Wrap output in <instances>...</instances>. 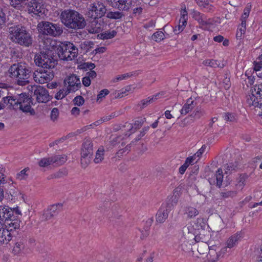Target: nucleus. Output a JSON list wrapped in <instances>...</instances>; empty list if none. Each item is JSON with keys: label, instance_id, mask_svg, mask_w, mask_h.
Segmentation results:
<instances>
[{"label": "nucleus", "instance_id": "26", "mask_svg": "<svg viewBox=\"0 0 262 262\" xmlns=\"http://www.w3.org/2000/svg\"><path fill=\"white\" fill-rule=\"evenodd\" d=\"M12 238V233L5 228L0 230V245L7 244Z\"/></svg>", "mask_w": 262, "mask_h": 262}, {"label": "nucleus", "instance_id": "64", "mask_svg": "<svg viewBox=\"0 0 262 262\" xmlns=\"http://www.w3.org/2000/svg\"><path fill=\"white\" fill-rule=\"evenodd\" d=\"M82 83L85 86H89L91 83V80L89 78V77H87L85 76L82 78Z\"/></svg>", "mask_w": 262, "mask_h": 262}, {"label": "nucleus", "instance_id": "1", "mask_svg": "<svg viewBox=\"0 0 262 262\" xmlns=\"http://www.w3.org/2000/svg\"><path fill=\"white\" fill-rule=\"evenodd\" d=\"M59 18L64 26L71 29H82L86 25L83 16L78 12L72 9H66L61 11Z\"/></svg>", "mask_w": 262, "mask_h": 262}, {"label": "nucleus", "instance_id": "17", "mask_svg": "<svg viewBox=\"0 0 262 262\" xmlns=\"http://www.w3.org/2000/svg\"><path fill=\"white\" fill-rule=\"evenodd\" d=\"M192 17L199 23L200 27L204 29H207L208 25L211 24L210 19H208L205 15L196 11L193 12Z\"/></svg>", "mask_w": 262, "mask_h": 262}, {"label": "nucleus", "instance_id": "42", "mask_svg": "<svg viewBox=\"0 0 262 262\" xmlns=\"http://www.w3.org/2000/svg\"><path fill=\"white\" fill-rule=\"evenodd\" d=\"M187 21L185 20V19H180L179 25L177 26L173 30L174 33L176 34H178L180 33L184 30Z\"/></svg>", "mask_w": 262, "mask_h": 262}, {"label": "nucleus", "instance_id": "20", "mask_svg": "<svg viewBox=\"0 0 262 262\" xmlns=\"http://www.w3.org/2000/svg\"><path fill=\"white\" fill-rule=\"evenodd\" d=\"M159 95V94H157L152 97L142 100L136 105V110L138 111H142L143 109L146 107L149 104L157 100Z\"/></svg>", "mask_w": 262, "mask_h": 262}, {"label": "nucleus", "instance_id": "19", "mask_svg": "<svg viewBox=\"0 0 262 262\" xmlns=\"http://www.w3.org/2000/svg\"><path fill=\"white\" fill-rule=\"evenodd\" d=\"M13 216V211L11 208L7 206H0V220L6 221Z\"/></svg>", "mask_w": 262, "mask_h": 262}, {"label": "nucleus", "instance_id": "8", "mask_svg": "<svg viewBox=\"0 0 262 262\" xmlns=\"http://www.w3.org/2000/svg\"><path fill=\"white\" fill-rule=\"evenodd\" d=\"M28 89L31 96L35 97L38 102L46 103L50 100L48 91L46 88L40 85H33L28 86Z\"/></svg>", "mask_w": 262, "mask_h": 262}, {"label": "nucleus", "instance_id": "57", "mask_svg": "<svg viewBox=\"0 0 262 262\" xmlns=\"http://www.w3.org/2000/svg\"><path fill=\"white\" fill-rule=\"evenodd\" d=\"M195 225L198 227L199 230L200 229L203 230L206 225L204 220L202 218H198L196 221Z\"/></svg>", "mask_w": 262, "mask_h": 262}, {"label": "nucleus", "instance_id": "58", "mask_svg": "<svg viewBox=\"0 0 262 262\" xmlns=\"http://www.w3.org/2000/svg\"><path fill=\"white\" fill-rule=\"evenodd\" d=\"M193 227L191 225H187L183 228V232L185 234L186 233L188 234H191L192 236H193V234L192 233V230Z\"/></svg>", "mask_w": 262, "mask_h": 262}, {"label": "nucleus", "instance_id": "53", "mask_svg": "<svg viewBox=\"0 0 262 262\" xmlns=\"http://www.w3.org/2000/svg\"><path fill=\"white\" fill-rule=\"evenodd\" d=\"M28 169L25 168L21 170L19 172L16 174V179L19 180H21L26 179L28 174L26 173Z\"/></svg>", "mask_w": 262, "mask_h": 262}, {"label": "nucleus", "instance_id": "54", "mask_svg": "<svg viewBox=\"0 0 262 262\" xmlns=\"http://www.w3.org/2000/svg\"><path fill=\"white\" fill-rule=\"evenodd\" d=\"M59 116V111L57 108H53L50 114L51 119L53 121H55L57 120Z\"/></svg>", "mask_w": 262, "mask_h": 262}, {"label": "nucleus", "instance_id": "52", "mask_svg": "<svg viewBox=\"0 0 262 262\" xmlns=\"http://www.w3.org/2000/svg\"><path fill=\"white\" fill-rule=\"evenodd\" d=\"M109 93L110 92L107 89L101 90L97 95V102H100L102 99L108 95Z\"/></svg>", "mask_w": 262, "mask_h": 262}, {"label": "nucleus", "instance_id": "43", "mask_svg": "<svg viewBox=\"0 0 262 262\" xmlns=\"http://www.w3.org/2000/svg\"><path fill=\"white\" fill-rule=\"evenodd\" d=\"M123 16L122 13L119 11H108L106 12V17L110 19H117L121 18Z\"/></svg>", "mask_w": 262, "mask_h": 262}, {"label": "nucleus", "instance_id": "38", "mask_svg": "<svg viewBox=\"0 0 262 262\" xmlns=\"http://www.w3.org/2000/svg\"><path fill=\"white\" fill-rule=\"evenodd\" d=\"M25 248V244L21 240L17 242L13 249V252L15 254H20Z\"/></svg>", "mask_w": 262, "mask_h": 262}, {"label": "nucleus", "instance_id": "11", "mask_svg": "<svg viewBox=\"0 0 262 262\" xmlns=\"http://www.w3.org/2000/svg\"><path fill=\"white\" fill-rule=\"evenodd\" d=\"M246 102L249 106L255 108L257 115L262 117V99H259L258 96L250 91L246 96Z\"/></svg>", "mask_w": 262, "mask_h": 262}, {"label": "nucleus", "instance_id": "46", "mask_svg": "<svg viewBox=\"0 0 262 262\" xmlns=\"http://www.w3.org/2000/svg\"><path fill=\"white\" fill-rule=\"evenodd\" d=\"M164 37L165 35L162 31H157L152 35V39L157 42L161 41Z\"/></svg>", "mask_w": 262, "mask_h": 262}, {"label": "nucleus", "instance_id": "40", "mask_svg": "<svg viewBox=\"0 0 262 262\" xmlns=\"http://www.w3.org/2000/svg\"><path fill=\"white\" fill-rule=\"evenodd\" d=\"M94 43L91 41H84L80 45V48L85 52H88L94 47Z\"/></svg>", "mask_w": 262, "mask_h": 262}, {"label": "nucleus", "instance_id": "25", "mask_svg": "<svg viewBox=\"0 0 262 262\" xmlns=\"http://www.w3.org/2000/svg\"><path fill=\"white\" fill-rule=\"evenodd\" d=\"M20 223V221L17 219L13 220L12 218H10V219H8L6 221L5 229L11 233L13 231L19 228Z\"/></svg>", "mask_w": 262, "mask_h": 262}, {"label": "nucleus", "instance_id": "33", "mask_svg": "<svg viewBox=\"0 0 262 262\" xmlns=\"http://www.w3.org/2000/svg\"><path fill=\"white\" fill-rule=\"evenodd\" d=\"M248 178L249 176L247 173H244L241 174L239 176L237 183L236 185L237 188L242 190L245 185V182Z\"/></svg>", "mask_w": 262, "mask_h": 262}, {"label": "nucleus", "instance_id": "24", "mask_svg": "<svg viewBox=\"0 0 262 262\" xmlns=\"http://www.w3.org/2000/svg\"><path fill=\"white\" fill-rule=\"evenodd\" d=\"M145 121L146 119L145 118H138L135 121L134 125L129 123H126L123 127H126L129 130H133V132L132 133H133L140 128Z\"/></svg>", "mask_w": 262, "mask_h": 262}, {"label": "nucleus", "instance_id": "55", "mask_svg": "<svg viewBox=\"0 0 262 262\" xmlns=\"http://www.w3.org/2000/svg\"><path fill=\"white\" fill-rule=\"evenodd\" d=\"M237 167V164H233L230 163L229 164H227L226 165H225V172H231L232 171H234L235 170V168Z\"/></svg>", "mask_w": 262, "mask_h": 262}, {"label": "nucleus", "instance_id": "44", "mask_svg": "<svg viewBox=\"0 0 262 262\" xmlns=\"http://www.w3.org/2000/svg\"><path fill=\"white\" fill-rule=\"evenodd\" d=\"M51 164H53L51 157L43 158L38 162V165L41 167H45Z\"/></svg>", "mask_w": 262, "mask_h": 262}, {"label": "nucleus", "instance_id": "60", "mask_svg": "<svg viewBox=\"0 0 262 262\" xmlns=\"http://www.w3.org/2000/svg\"><path fill=\"white\" fill-rule=\"evenodd\" d=\"M246 21H242L240 26L239 28H238L237 31H239L240 32V36H242L243 34H244L246 32Z\"/></svg>", "mask_w": 262, "mask_h": 262}, {"label": "nucleus", "instance_id": "59", "mask_svg": "<svg viewBox=\"0 0 262 262\" xmlns=\"http://www.w3.org/2000/svg\"><path fill=\"white\" fill-rule=\"evenodd\" d=\"M250 11V8L247 7L244 9V13L242 16V21H246V19L248 17Z\"/></svg>", "mask_w": 262, "mask_h": 262}, {"label": "nucleus", "instance_id": "51", "mask_svg": "<svg viewBox=\"0 0 262 262\" xmlns=\"http://www.w3.org/2000/svg\"><path fill=\"white\" fill-rule=\"evenodd\" d=\"M224 118L226 121L235 122L236 121V116L232 113H225Z\"/></svg>", "mask_w": 262, "mask_h": 262}, {"label": "nucleus", "instance_id": "30", "mask_svg": "<svg viewBox=\"0 0 262 262\" xmlns=\"http://www.w3.org/2000/svg\"><path fill=\"white\" fill-rule=\"evenodd\" d=\"M203 64L205 66H209L213 68H222L224 67V64L222 63L220 61L213 59H206L203 62Z\"/></svg>", "mask_w": 262, "mask_h": 262}, {"label": "nucleus", "instance_id": "47", "mask_svg": "<svg viewBox=\"0 0 262 262\" xmlns=\"http://www.w3.org/2000/svg\"><path fill=\"white\" fill-rule=\"evenodd\" d=\"M92 157L81 155V164L83 168L86 167L90 164Z\"/></svg>", "mask_w": 262, "mask_h": 262}, {"label": "nucleus", "instance_id": "9", "mask_svg": "<svg viewBox=\"0 0 262 262\" xmlns=\"http://www.w3.org/2000/svg\"><path fill=\"white\" fill-rule=\"evenodd\" d=\"M54 76L53 69H42L36 70L33 73L34 81L39 83H45L52 80Z\"/></svg>", "mask_w": 262, "mask_h": 262}, {"label": "nucleus", "instance_id": "15", "mask_svg": "<svg viewBox=\"0 0 262 262\" xmlns=\"http://www.w3.org/2000/svg\"><path fill=\"white\" fill-rule=\"evenodd\" d=\"M92 20L88 27V30L90 33H98L100 32L103 27L104 23L102 18H91Z\"/></svg>", "mask_w": 262, "mask_h": 262}, {"label": "nucleus", "instance_id": "50", "mask_svg": "<svg viewBox=\"0 0 262 262\" xmlns=\"http://www.w3.org/2000/svg\"><path fill=\"white\" fill-rule=\"evenodd\" d=\"M103 159V151L98 149L96 154L94 161L95 163H100Z\"/></svg>", "mask_w": 262, "mask_h": 262}, {"label": "nucleus", "instance_id": "62", "mask_svg": "<svg viewBox=\"0 0 262 262\" xmlns=\"http://www.w3.org/2000/svg\"><path fill=\"white\" fill-rule=\"evenodd\" d=\"M206 146L204 145L202 147L193 155L194 157H196L200 158L202 156L203 153L205 151Z\"/></svg>", "mask_w": 262, "mask_h": 262}, {"label": "nucleus", "instance_id": "31", "mask_svg": "<svg viewBox=\"0 0 262 262\" xmlns=\"http://www.w3.org/2000/svg\"><path fill=\"white\" fill-rule=\"evenodd\" d=\"M197 4L200 7L204 8L207 12H211L213 10L214 7L212 5H210L208 0H195Z\"/></svg>", "mask_w": 262, "mask_h": 262}, {"label": "nucleus", "instance_id": "18", "mask_svg": "<svg viewBox=\"0 0 262 262\" xmlns=\"http://www.w3.org/2000/svg\"><path fill=\"white\" fill-rule=\"evenodd\" d=\"M169 213V208L166 206L162 205L157 213L156 222L159 223H164L167 219Z\"/></svg>", "mask_w": 262, "mask_h": 262}, {"label": "nucleus", "instance_id": "34", "mask_svg": "<svg viewBox=\"0 0 262 262\" xmlns=\"http://www.w3.org/2000/svg\"><path fill=\"white\" fill-rule=\"evenodd\" d=\"M220 255V254L216 252V249H210L208 259L205 262H216Z\"/></svg>", "mask_w": 262, "mask_h": 262}, {"label": "nucleus", "instance_id": "48", "mask_svg": "<svg viewBox=\"0 0 262 262\" xmlns=\"http://www.w3.org/2000/svg\"><path fill=\"white\" fill-rule=\"evenodd\" d=\"M205 115V111L200 108L196 109L190 115L195 119H199Z\"/></svg>", "mask_w": 262, "mask_h": 262}, {"label": "nucleus", "instance_id": "3", "mask_svg": "<svg viewBox=\"0 0 262 262\" xmlns=\"http://www.w3.org/2000/svg\"><path fill=\"white\" fill-rule=\"evenodd\" d=\"M3 100L5 103H9L14 109H19L24 112H29L34 115L35 112L31 108V98L26 94H20L16 96H8L4 97Z\"/></svg>", "mask_w": 262, "mask_h": 262}, {"label": "nucleus", "instance_id": "27", "mask_svg": "<svg viewBox=\"0 0 262 262\" xmlns=\"http://www.w3.org/2000/svg\"><path fill=\"white\" fill-rule=\"evenodd\" d=\"M13 184V182L10 178H7L4 174H0V186L4 188L8 191L7 188H9V186Z\"/></svg>", "mask_w": 262, "mask_h": 262}, {"label": "nucleus", "instance_id": "12", "mask_svg": "<svg viewBox=\"0 0 262 262\" xmlns=\"http://www.w3.org/2000/svg\"><path fill=\"white\" fill-rule=\"evenodd\" d=\"M64 82L68 84L67 89L70 92H75L80 88V78L75 74H72L65 79Z\"/></svg>", "mask_w": 262, "mask_h": 262}, {"label": "nucleus", "instance_id": "61", "mask_svg": "<svg viewBox=\"0 0 262 262\" xmlns=\"http://www.w3.org/2000/svg\"><path fill=\"white\" fill-rule=\"evenodd\" d=\"M149 129V126H145L143 129L142 130L141 132L140 135H139V137L135 139V142H137L139 141L142 137H143L146 133V132H147Z\"/></svg>", "mask_w": 262, "mask_h": 262}, {"label": "nucleus", "instance_id": "10", "mask_svg": "<svg viewBox=\"0 0 262 262\" xmlns=\"http://www.w3.org/2000/svg\"><path fill=\"white\" fill-rule=\"evenodd\" d=\"M106 9L103 3L96 2L91 4L87 15L89 18H102L106 13Z\"/></svg>", "mask_w": 262, "mask_h": 262}, {"label": "nucleus", "instance_id": "4", "mask_svg": "<svg viewBox=\"0 0 262 262\" xmlns=\"http://www.w3.org/2000/svg\"><path fill=\"white\" fill-rule=\"evenodd\" d=\"M10 38L13 41L25 47L32 45L33 38L31 34L21 25H14L8 28Z\"/></svg>", "mask_w": 262, "mask_h": 262}, {"label": "nucleus", "instance_id": "56", "mask_svg": "<svg viewBox=\"0 0 262 262\" xmlns=\"http://www.w3.org/2000/svg\"><path fill=\"white\" fill-rule=\"evenodd\" d=\"M73 101L75 105L80 106L84 103V99L82 96H77L73 99Z\"/></svg>", "mask_w": 262, "mask_h": 262}, {"label": "nucleus", "instance_id": "5", "mask_svg": "<svg viewBox=\"0 0 262 262\" xmlns=\"http://www.w3.org/2000/svg\"><path fill=\"white\" fill-rule=\"evenodd\" d=\"M59 58L63 60H72L78 56V50L73 43L69 41L61 42L57 48Z\"/></svg>", "mask_w": 262, "mask_h": 262}, {"label": "nucleus", "instance_id": "49", "mask_svg": "<svg viewBox=\"0 0 262 262\" xmlns=\"http://www.w3.org/2000/svg\"><path fill=\"white\" fill-rule=\"evenodd\" d=\"M70 93V92L67 89L60 90L58 93H56L55 98L57 100L62 99Z\"/></svg>", "mask_w": 262, "mask_h": 262}, {"label": "nucleus", "instance_id": "23", "mask_svg": "<svg viewBox=\"0 0 262 262\" xmlns=\"http://www.w3.org/2000/svg\"><path fill=\"white\" fill-rule=\"evenodd\" d=\"M196 104V102L191 98L188 99L186 103L183 106L180 111L181 114L182 115H186L194 108Z\"/></svg>", "mask_w": 262, "mask_h": 262}, {"label": "nucleus", "instance_id": "6", "mask_svg": "<svg viewBox=\"0 0 262 262\" xmlns=\"http://www.w3.org/2000/svg\"><path fill=\"white\" fill-rule=\"evenodd\" d=\"M37 28L40 33L53 37L59 36L63 32L62 28L60 25L49 21L39 23Z\"/></svg>", "mask_w": 262, "mask_h": 262}, {"label": "nucleus", "instance_id": "45", "mask_svg": "<svg viewBox=\"0 0 262 262\" xmlns=\"http://www.w3.org/2000/svg\"><path fill=\"white\" fill-rule=\"evenodd\" d=\"M186 213L188 217L192 218L197 215L199 214V211L195 208L189 207L186 209Z\"/></svg>", "mask_w": 262, "mask_h": 262}, {"label": "nucleus", "instance_id": "37", "mask_svg": "<svg viewBox=\"0 0 262 262\" xmlns=\"http://www.w3.org/2000/svg\"><path fill=\"white\" fill-rule=\"evenodd\" d=\"M216 181H213L214 184L220 188L222 185L223 180V174L222 169H219L215 174Z\"/></svg>", "mask_w": 262, "mask_h": 262}, {"label": "nucleus", "instance_id": "7", "mask_svg": "<svg viewBox=\"0 0 262 262\" xmlns=\"http://www.w3.org/2000/svg\"><path fill=\"white\" fill-rule=\"evenodd\" d=\"M34 62L38 67L47 69H53L57 64L56 60L47 52H40L36 54Z\"/></svg>", "mask_w": 262, "mask_h": 262}, {"label": "nucleus", "instance_id": "14", "mask_svg": "<svg viewBox=\"0 0 262 262\" xmlns=\"http://www.w3.org/2000/svg\"><path fill=\"white\" fill-rule=\"evenodd\" d=\"M106 1L110 6L120 11H127L132 5V0H106Z\"/></svg>", "mask_w": 262, "mask_h": 262}, {"label": "nucleus", "instance_id": "35", "mask_svg": "<svg viewBox=\"0 0 262 262\" xmlns=\"http://www.w3.org/2000/svg\"><path fill=\"white\" fill-rule=\"evenodd\" d=\"M237 191L236 190L226 189L220 193L221 196L223 199L233 198L236 196Z\"/></svg>", "mask_w": 262, "mask_h": 262}, {"label": "nucleus", "instance_id": "28", "mask_svg": "<svg viewBox=\"0 0 262 262\" xmlns=\"http://www.w3.org/2000/svg\"><path fill=\"white\" fill-rule=\"evenodd\" d=\"M138 75L137 71L127 73L119 75L115 77L112 79L113 82H117L119 81L127 79L132 76H136Z\"/></svg>", "mask_w": 262, "mask_h": 262}, {"label": "nucleus", "instance_id": "63", "mask_svg": "<svg viewBox=\"0 0 262 262\" xmlns=\"http://www.w3.org/2000/svg\"><path fill=\"white\" fill-rule=\"evenodd\" d=\"M5 14L3 12L2 10L0 8V28L4 25L5 23Z\"/></svg>", "mask_w": 262, "mask_h": 262}, {"label": "nucleus", "instance_id": "21", "mask_svg": "<svg viewBox=\"0 0 262 262\" xmlns=\"http://www.w3.org/2000/svg\"><path fill=\"white\" fill-rule=\"evenodd\" d=\"M93 154V148L92 142L89 139H85L82 145L81 155L92 157Z\"/></svg>", "mask_w": 262, "mask_h": 262}, {"label": "nucleus", "instance_id": "32", "mask_svg": "<svg viewBox=\"0 0 262 262\" xmlns=\"http://www.w3.org/2000/svg\"><path fill=\"white\" fill-rule=\"evenodd\" d=\"M52 163L57 165H62L67 161V156L65 155H55L51 157Z\"/></svg>", "mask_w": 262, "mask_h": 262}, {"label": "nucleus", "instance_id": "39", "mask_svg": "<svg viewBox=\"0 0 262 262\" xmlns=\"http://www.w3.org/2000/svg\"><path fill=\"white\" fill-rule=\"evenodd\" d=\"M250 92L258 96L259 99H262V83L251 87Z\"/></svg>", "mask_w": 262, "mask_h": 262}, {"label": "nucleus", "instance_id": "2", "mask_svg": "<svg viewBox=\"0 0 262 262\" xmlns=\"http://www.w3.org/2000/svg\"><path fill=\"white\" fill-rule=\"evenodd\" d=\"M31 73V68L25 62L14 63L8 70L9 76L20 86L26 85L30 82Z\"/></svg>", "mask_w": 262, "mask_h": 262}, {"label": "nucleus", "instance_id": "13", "mask_svg": "<svg viewBox=\"0 0 262 262\" xmlns=\"http://www.w3.org/2000/svg\"><path fill=\"white\" fill-rule=\"evenodd\" d=\"M28 12L33 15L38 16H42L45 14L46 9L43 5L36 1L30 2L28 4Z\"/></svg>", "mask_w": 262, "mask_h": 262}, {"label": "nucleus", "instance_id": "36", "mask_svg": "<svg viewBox=\"0 0 262 262\" xmlns=\"http://www.w3.org/2000/svg\"><path fill=\"white\" fill-rule=\"evenodd\" d=\"M9 191V193L12 197L14 198H17L19 196L20 198L23 199V194L20 191L15 189V187L13 185L9 186V188H7Z\"/></svg>", "mask_w": 262, "mask_h": 262}, {"label": "nucleus", "instance_id": "41", "mask_svg": "<svg viewBox=\"0 0 262 262\" xmlns=\"http://www.w3.org/2000/svg\"><path fill=\"white\" fill-rule=\"evenodd\" d=\"M117 34L115 30H108L100 34V38L102 39H108L114 37Z\"/></svg>", "mask_w": 262, "mask_h": 262}, {"label": "nucleus", "instance_id": "16", "mask_svg": "<svg viewBox=\"0 0 262 262\" xmlns=\"http://www.w3.org/2000/svg\"><path fill=\"white\" fill-rule=\"evenodd\" d=\"M62 209L61 204H54L49 207L43 214V216L46 220H49L56 215Z\"/></svg>", "mask_w": 262, "mask_h": 262}, {"label": "nucleus", "instance_id": "29", "mask_svg": "<svg viewBox=\"0 0 262 262\" xmlns=\"http://www.w3.org/2000/svg\"><path fill=\"white\" fill-rule=\"evenodd\" d=\"M241 236L239 234H235L230 237L227 241V247L232 248L236 245L240 239Z\"/></svg>", "mask_w": 262, "mask_h": 262}, {"label": "nucleus", "instance_id": "22", "mask_svg": "<svg viewBox=\"0 0 262 262\" xmlns=\"http://www.w3.org/2000/svg\"><path fill=\"white\" fill-rule=\"evenodd\" d=\"M40 46L48 51H52L56 46V42L50 38H45L40 41Z\"/></svg>", "mask_w": 262, "mask_h": 262}]
</instances>
